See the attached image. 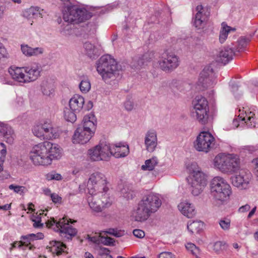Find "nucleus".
Segmentation results:
<instances>
[{
	"mask_svg": "<svg viewBox=\"0 0 258 258\" xmlns=\"http://www.w3.org/2000/svg\"><path fill=\"white\" fill-rule=\"evenodd\" d=\"M162 205L158 194L150 192L144 195L133 210L132 218L136 222H144L157 211Z\"/></svg>",
	"mask_w": 258,
	"mask_h": 258,
	"instance_id": "1",
	"label": "nucleus"
},
{
	"mask_svg": "<svg viewBox=\"0 0 258 258\" xmlns=\"http://www.w3.org/2000/svg\"><path fill=\"white\" fill-rule=\"evenodd\" d=\"M96 123V120L93 114L89 113L85 115L82 124L75 132L73 137V143L81 144L87 143L94 134Z\"/></svg>",
	"mask_w": 258,
	"mask_h": 258,
	"instance_id": "2",
	"label": "nucleus"
},
{
	"mask_svg": "<svg viewBox=\"0 0 258 258\" xmlns=\"http://www.w3.org/2000/svg\"><path fill=\"white\" fill-rule=\"evenodd\" d=\"M211 194L217 204L222 205L229 199L232 194L230 184L220 176L215 177L210 183Z\"/></svg>",
	"mask_w": 258,
	"mask_h": 258,
	"instance_id": "3",
	"label": "nucleus"
},
{
	"mask_svg": "<svg viewBox=\"0 0 258 258\" xmlns=\"http://www.w3.org/2000/svg\"><path fill=\"white\" fill-rule=\"evenodd\" d=\"M96 69L102 80L106 83L109 84L112 80L115 79L117 62L110 55H103L96 62Z\"/></svg>",
	"mask_w": 258,
	"mask_h": 258,
	"instance_id": "4",
	"label": "nucleus"
},
{
	"mask_svg": "<svg viewBox=\"0 0 258 258\" xmlns=\"http://www.w3.org/2000/svg\"><path fill=\"white\" fill-rule=\"evenodd\" d=\"M214 166L223 173L233 174L240 169V159L234 154H219L214 159Z\"/></svg>",
	"mask_w": 258,
	"mask_h": 258,
	"instance_id": "5",
	"label": "nucleus"
},
{
	"mask_svg": "<svg viewBox=\"0 0 258 258\" xmlns=\"http://www.w3.org/2000/svg\"><path fill=\"white\" fill-rule=\"evenodd\" d=\"M91 13L84 8H79L76 6H69L63 11V19L65 22L79 24L90 19Z\"/></svg>",
	"mask_w": 258,
	"mask_h": 258,
	"instance_id": "6",
	"label": "nucleus"
},
{
	"mask_svg": "<svg viewBox=\"0 0 258 258\" xmlns=\"http://www.w3.org/2000/svg\"><path fill=\"white\" fill-rule=\"evenodd\" d=\"M75 222V221H73V222ZM70 222L73 223L72 220H69L64 217L60 219L58 221H56L53 218L47 222V225L55 231L59 232L61 236H63L70 241L77 235L78 232L77 230L69 224Z\"/></svg>",
	"mask_w": 258,
	"mask_h": 258,
	"instance_id": "7",
	"label": "nucleus"
},
{
	"mask_svg": "<svg viewBox=\"0 0 258 258\" xmlns=\"http://www.w3.org/2000/svg\"><path fill=\"white\" fill-rule=\"evenodd\" d=\"M47 142L35 145L31 149L30 158L36 165H48L50 164V160L48 156Z\"/></svg>",
	"mask_w": 258,
	"mask_h": 258,
	"instance_id": "8",
	"label": "nucleus"
},
{
	"mask_svg": "<svg viewBox=\"0 0 258 258\" xmlns=\"http://www.w3.org/2000/svg\"><path fill=\"white\" fill-rule=\"evenodd\" d=\"M187 180L189 189L194 196L201 194L207 182L205 174L200 170L194 171Z\"/></svg>",
	"mask_w": 258,
	"mask_h": 258,
	"instance_id": "9",
	"label": "nucleus"
},
{
	"mask_svg": "<svg viewBox=\"0 0 258 258\" xmlns=\"http://www.w3.org/2000/svg\"><path fill=\"white\" fill-rule=\"evenodd\" d=\"M192 105L193 115L200 123L205 124L209 118V106L207 99L202 96H197L192 101Z\"/></svg>",
	"mask_w": 258,
	"mask_h": 258,
	"instance_id": "10",
	"label": "nucleus"
},
{
	"mask_svg": "<svg viewBox=\"0 0 258 258\" xmlns=\"http://www.w3.org/2000/svg\"><path fill=\"white\" fill-rule=\"evenodd\" d=\"M106 178L105 175L99 172L92 173L88 180L87 188L89 194L94 192H100L101 190L107 191L108 188L106 186Z\"/></svg>",
	"mask_w": 258,
	"mask_h": 258,
	"instance_id": "11",
	"label": "nucleus"
},
{
	"mask_svg": "<svg viewBox=\"0 0 258 258\" xmlns=\"http://www.w3.org/2000/svg\"><path fill=\"white\" fill-rule=\"evenodd\" d=\"M158 63L159 68L164 72H171L178 67L179 58L174 53L166 51L161 54Z\"/></svg>",
	"mask_w": 258,
	"mask_h": 258,
	"instance_id": "12",
	"label": "nucleus"
},
{
	"mask_svg": "<svg viewBox=\"0 0 258 258\" xmlns=\"http://www.w3.org/2000/svg\"><path fill=\"white\" fill-rule=\"evenodd\" d=\"M113 149L109 144L101 143L93 149H90L88 153L93 161L108 160L112 153Z\"/></svg>",
	"mask_w": 258,
	"mask_h": 258,
	"instance_id": "13",
	"label": "nucleus"
},
{
	"mask_svg": "<svg viewBox=\"0 0 258 258\" xmlns=\"http://www.w3.org/2000/svg\"><path fill=\"white\" fill-rule=\"evenodd\" d=\"M215 138L208 132H201L197 137L194 142V147L199 152L208 153L214 145Z\"/></svg>",
	"mask_w": 258,
	"mask_h": 258,
	"instance_id": "14",
	"label": "nucleus"
},
{
	"mask_svg": "<svg viewBox=\"0 0 258 258\" xmlns=\"http://www.w3.org/2000/svg\"><path fill=\"white\" fill-rule=\"evenodd\" d=\"M251 174L248 171L241 170L238 174L231 177L233 186L240 189H245L248 187Z\"/></svg>",
	"mask_w": 258,
	"mask_h": 258,
	"instance_id": "15",
	"label": "nucleus"
},
{
	"mask_svg": "<svg viewBox=\"0 0 258 258\" xmlns=\"http://www.w3.org/2000/svg\"><path fill=\"white\" fill-rule=\"evenodd\" d=\"M213 72L210 67H206L201 72L197 83L200 89H205L212 87L215 84L213 80Z\"/></svg>",
	"mask_w": 258,
	"mask_h": 258,
	"instance_id": "16",
	"label": "nucleus"
},
{
	"mask_svg": "<svg viewBox=\"0 0 258 258\" xmlns=\"http://www.w3.org/2000/svg\"><path fill=\"white\" fill-rule=\"evenodd\" d=\"M154 53L153 51H148L143 55H138L133 57L131 62V67L133 68L140 69L147 63L151 60L154 57Z\"/></svg>",
	"mask_w": 258,
	"mask_h": 258,
	"instance_id": "17",
	"label": "nucleus"
},
{
	"mask_svg": "<svg viewBox=\"0 0 258 258\" xmlns=\"http://www.w3.org/2000/svg\"><path fill=\"white\" fill-rule=\"evenodd\" d=\"M42 68L40 64L36 63L31 66L24 67V72L26 74V79L27 83L36 80L40 76Z\"/></svg>",
	"mask_w": 258,
	"mask_h": 258,
	"instance_id": "18",
	"label": "nucleus"
},
{
	"mask_svg": "<svg viewBox=\"0 0 258 258\" xmlns=\"http://www.w3.org/2000/svg\"><path fill=\"white\" fill-rule=\"evenodd\" d=\"M145 145L149 152H153L156 149L157 146V137L156 132L154 130H149L146 134Z\"/></svg>",
	"mask_w": 258,
	"mask_h": 258,
	"instance_id": "19",
	"label": "nucleus"
},
{
	"mask_svg": "<svg viewBox=\"0 0 258 258\" xmlns=\"http://www.w3.org/2000/svg\"><path fill=\"white\" fill-rule=\"evenodd\" d=\"M44 237L42 233L35 234H29L26 235H22L20 238V242L22 246L28 247L30 250H33L35 248L33 242L34 241L43 239Z\"/></svg>",
	"mask_w": 258,
	"mask_h": 258,
	"instance_id": "20",
	"label": "nucleus"
},
{
	"mask_svg": "<svg viewBox=\"0 0 258 258\" xmlns=\"http://www.w3.org/2000/svg\"><path fill=\"white\" fill-rule=\"evenodd\" d=\"M234 54V50L231 48L229 47H223L220 49L217 54L216 58V61L226 64L233 59Z\"/></svg>",
	"mask_w": 258,
	"mask_h": 258,
	"instance_id": "21",
	"label": "nucleus"
},
{
	"mask_svg": "<svg viewBox=\"0 0 258 258\" xmlns=\"http://www.w3.org/2000/svg\"><path fill=\"white\" fill-rule=\"evenodd\" d=\"M100 198V193L96 192L94 194H90L88 197L89 207L94 212H101L103 210V204H101Z\"/></svg>",
	"mask_w": 258,
	"mask_h": 258,
	"instance_id": "22",
	"label": "nucleus"
},
{
	"mask_svg": "<svg viewBox=\"0 0 258 258\" xmlns=\"http://www.w3.org/2000/svg\"><path fill=\"white\" fill-rule=\"evenodd\" d=\"M0 135L3 136L6 142L10 144H13L15 135L12 127L8 124L0 122Z\"/></svg>",
	"mask_w": 258,
	"mask_h": 258,
	"instance_id": "23",
	"label": "nucleus"
},
{
	"mask_svg": "<svg viewBox=\"0 0 258 258\" xmlns=\"http://www.w3.org/2000/svg\"><path fill=\"white\" fill-rule=\"evenodd\" d=\"M8 72L15 81L20 83H27L24 68L11 67L9 69Z\"/></svg>",
	"mask_w": 258,
	"mask_h": 258,
	"instance_id": "24",
	"label": "nucleus"
},
{
	"mask_svg": "<svg viewBox=\"0 0 258 258\" xmlns=\"http://www.w3.org/2000/svg\"><path fill=\"white\" fill-rule=\"evenodd\" d=\"M46 145L49 147L47 148L48 156L50 160V164H51L53 160L59 159L61 157L62 149L57 144H52L49 142H47Z\"/></svg>",
	"mask_w": 258,
	"mask_h": 258,
	"instance_id": "25",
	"label": "nucleus"
},
{
	"mask_svg": "<svg viewBox=\"0 0 258 258\" xmlns=\"http://www.w3.org/2000/svg\"><path fill=\"white\" fill-rule=\"evenodd\" d=\"M178 208L183 215L188 218L193 217L196 214L194 206L186 201L181 202L178 205Z\"/></svg>",
	"mask_w": 258,
	"mask_h": 258,
	"instance_id": "26",
	"label": "nucleus"
},
{
	"mask_svg": "<svg viewBox=\"0 0 258 258\" xmlns=\"http://www.w3.org/2000/svg\"><path fill=\"white\" fill-rule=\"evenodd\" d=\"M113 149L111 155L116 158L124 157L129 153L128 146L123 145L121 143H118L111 146Z\"/></svg>",
	"mask_w": 258,
	"mask_h": 258,
	"instance_id": "27",
	"label": "nucleus"
},
{
	"mask_svg": "<svg viewBox=\"0 0 258 258\" xmlns=\"http://www.w3.org/2000/svg\"><path fill=\"white\" fill-rule=\"evenodd\" d=\"M84 102V98L82 96L75 94L70 100L69 107L74 111L79 112L82 109Z\"/></svg>",
	"mask_w": 258,
	"mask_h": 258,
	"instance_id": "28",
	"label": "nucleus"
},
{
	"mask_svg": "<svg viewBox=\"0 0 258 258\" xmlns=\"http://www.w3.org/2000/svg\"><path fill=\"white\" fill-rule=\"evenodd\" d=\"M39 125L45 133L46 139L51 140L58 137L57 130L53 127L50 121H45L43 124Z\"/></svg>",
	"mask_w": 258,
	"mask_h": 258,
	"instance_id": "29",
	"label": "nucleus"
},
{
	"mask_svg": "<svg viewBox=\"0 0 258 258\" xmlns=\"http://www.w3.org/2000/svg\"><path fill=\"white\" fill-rule=\"evenodd\" d=\"M245 116L239 115V118L242 121H244L247 126L249 127H255L257 123V119L255 118V114L253 111L250 110L249 109L245 108L244 110Z\"/></svg>",
	"mask_w": 258,
	"mask_h": 258,
	"instance_id": "30",
	"label": "nucleus"
},
{
	"mask_svg": "<svg viewBox=\"0 0 258 258\" xmlns=\"http://www.w3.org/2000/svg\"><path fill=\"white\" fill-rule=\"evenodd\" d=\"M21 49L23 54L28 57L37 56L44 52V49L42 47L32 48L24 44L21 45Z\"/></svg>",
	"mask_w": 258,
	"mask_h": 258,
	"instance_id": "31",
	"label": "nucleus"
},
{
	"mask_svg": "<svg viewBox=\"0 0 258 258\" xmlns=\"http://www.w3.org/2000/svg\"><path fill=\"white\" fill-rule=\"evenodd\" d=\"M44 11L37 7H31L29 9L25 10L23 13L24 17L30 19L37 17H42L44 15Z\"/></svg>",
	"mask_w": 258,
	"mask_h": 258,
	"instance_id": "32",
	"label": "nucleus"
},
{
	"mask_svg": "<svg viewBox=\"0 0 258 258\" xmlns=\"http://www.w3.org/2000/svg\"><path fill=\"white\" fill-rule=\"evenodd\" d=\"M47 249L53 254L58 255L65 251L66 245L60 241L54 240L49 242V245L47 247Z\"/></svg>",
	"mask_w": 258,
	"mask_h": 258,
	"instance_id": "33",
	"label": "nucleus"
},
{
	"mask_svg": "<svg viewBox=\"0 0 258 258\" xmlns=\"http://www.w3.org/2000/svg\"><path fill=\"white\" fill-rule=\"evenodd\" d=\"M203 7L202 5H198L196 7L198 12L195 17L194 25L198 29L203 28L205 24L206 16L203 14Z\"/></svg>",
	"mask_w": 258,
	"mask_h": 258,
	"instance_id": "34",
	"label": "nucleus"
},
{
	"mask_svg": "<svg viewBox=\"0 0 258 258\" xmlns=\"http://www.w3.org/2000/svg\"><path fill=\"white\" fill-rule=\"evenodd\" d=\"M84 47L86 55L91 59H96L100 55L98 48L89 42H85Z\"/></svg>",
	"mask_w": 258,
	"mask_h": 258,
	"instance_id": "35",
	"label": "nucleus"
},
{
	"mask_svg": "<svg viewBox=\"0 0 258 258\" xmlns=\"http://www.w3.org/2000/svg\"><path fill=\"white\" fill-rule=\"evenodd\" d=\"M171 87L174 92L184 93L187 90L189 89L190 85L185 82L178 80H173L171 83Z\"/></svg>",
	"mask_w": 258,
	"mask_h": 258,
	"instance_id": "36",
	"label": "nucleus"
},
{
	"mask_svg": "<svg viewBox=\"0 0 258 258\" xmlns=\"http://www.w3.org/2000/svg\"><path fill=\"white\" fill-rule=\"evenodd\" d=\"M203 223L201 221H195L192 222H188L187 228L191 233L199 232L203 227Z\"/></svg>",
	"mask_w": 258,
	"mask_h": 258,
	"instance_id": "37",
	"label": "nucleus"
},
{
	"mask_svg": "<svg viewBox=\"0 0 258 258\" xmlns=\"http://www.w3.org/2000/svg\"><path fill=\"white\" fill-rule=\"evenodd\" d=\"M231 30V27L227 26L224 22L222 23V28L219 34V41L221 43L225 41Z\"/></svg>",
	"mask_w": 258,
	"mask_h": 258,
	"instance_id": "38",
	"label": "nucleus"
},
{
	"mask_svg": "<svg viewBox=\"0 0 258 258\" xmlns=\"http://www.w3.org/2000/svg\"><path fill=\"white\" fill-rule=\"evenodd\" d=\"M158 160L156 157H154L150 159L147 160L145 164L143 165L141 168L143 170H152L155 166L157 165Z\"/></svg>",
	"mask_w": 258,
	"mask_h": 258,
	"instance_id": "39",
	"label": "nucleus"
},
{
	"mask_svg": "<svg viewBox=\"0 0 258 258\" xmlns=\"http://www.w3.org/2000/svg\"><path fill=\"white\" fill-rule=\"evenodd\" d=\"M78 111H74L70 108L66 107L63 110L64 117L65 119L71 122H74L76 120Z\"/></svg>",
	"mask_w": 258,
	"mask_h": 258,
	"instance_id": "40",
	"label": "nucleus"
},
{
	"mask_svg": "<svg viewBox=\"0 0 258 258\" xmlns=\"http://www.w3.org/2000/svg\"><path fill=\"white\" fill-rule=\"evenodd\" d=\"M107 191H103L101 190L100 191V201L101 204H103V209L105 207L110 206L112 204V200L109 195L107 194Z\"/></svg>",
	"mask_w": 258,
	"mask_h": 258,
	"instance_id": "41",
	"label": "nucleus"
},
{
	"mask_svg": "<svg viewBox=\"0 0 258 258\" xmlns=\"http://www.w3.org/2000/svg\"><path fill=\"white\" fill-rule=\"evenodd\" d=\"M80 91L83 93H87L91 89V83L87 77H84L79 84Z\"/></svg>",
	"mask_w": 258,
	"mask_h": 258,
	"instance_id": "42",
	"label": "nucleus"
},
{
	"mask_svg": "<svg viewBox=\"0 0 258 258\" xmlns=\"http://www.w3.org/2000/svg\"><path fill=\"white\" fill-rule=\"evenodd\" d=\"M102 232L116 237H120L125 235V231L124 230H118L116 228H108L106 230L102 231Z\"/></svg>",
	"mask_w": 258,
	"mask_h": 258,
	"instance_id": "43",
	"label": "nucleus"
},
{
	"mask_svg": "<svg viewBox=\"0 0 258 258\" xmlns=\"http://www.w3.org/2000/svg\"><path fill=\"white\" fill-rule=\"evenodd\" d=\"M41 214H38L36 213L32 215L31 220L33 222V226L35 228H41L43 227V224L41 223Z\"/></svg>",
	"mask_w": 258,
	"mask_h": 258,
	"instance_id": "44",
	"label": "nucleus"
},
{
	"mask_svg": "<svg viewBox=\"0 0 258 258\" xmlns=\"http://www.w3.org/2000/svg\"><path fill=\"white\" fill-rule=\"evenodd\" d=\"M122 196L126 200L133 199L135 197V192L128 187H124L121 190Z\"/></svg>",
	"mask_w": 258,
	"mask_h": 258,
	"instance_id": "45",
	"label": "nucleus"
},
{
	"mask_svg": "<svg viewBox=\"0 0 258 258\" xmlns=\"http://www.w3.org/2000/svg\"><path fill=\"white\" fill-rule=\"evenodd\" d=\"M250 39L245 37H241L237 41V51H241L244 49L247 45Z\"/></svg>",
	"mask_w": 258,
	"mask_h": 258,
	"instance_id": "46",
	"label": "nucleus"
},
{
	"mask_svg": "<svg viewBox=\"0 0 258 258\" xmlns=\"http://www.w3.org/2000/svg\"><path fill=\"white\" fill-rule=\"evenodd\" d=\"M33 134L37 137L42 139H46L45 134L39 125L35 126L33 128Z\"/></svg>",
	"mask_w": 258,
	"mask_h": 258,
	"instance_id": "47",
	"label": "nucleus"
},
{
	"mask_svg": "<svg viewBox=\"0 0 258 258\" xmlns=\"http://www.w3.org/2000/svg\"><path fill=\"white\" fill-rule=\"evenodd\" d=\"M219 224L223 230L228 231L230 228L231 221L227 218H223L219 220Z\"/></svg>",
	"mask_w": 258,
	"mask_h": 258,
	"instance_id": "48",
	"label": "nucleus"
},
{
	"mask_svg": "<svg viewBox=\"0 0 258 258\" xmlns=\"http://www.w3.org/2000/svg\"><path fill=\"white\" fill-rule=\"evenodd\" d=\"M227 245L226 243L220 241L215 242L213 245V250L217 253L225 249Z\"/></svg>",
	"mask_w": 258,
	"mask_h": 258,
	"instance_id": "49",
	"label": "nucleus"
},
{
	"mask_svg": "<svg viewBox=\"0 0 258 258\" xmlns=\"http://www.w3.org/2000/svg\"><path fill=\"white\" fill-rule=\"evenodd\" d=\"M101 243L107 246H114L115 240L108 236H101Z\"/></svg>",
	"mask_w": 258,
	"mask_h": 258,
	"instance_id": "50",
	"label": "nucleus"
},
{
	"mask_svg": "<svg viewBox=\"0 0 258 258\" xmlns=\"http://www.w3.org/2000/svg\"><path fill=\"white\" fill-rule=\"evenodd\" d=\"M230 86L231 87V91L233 92L235 97L236 98H239L241 95V93L240 92H238L236 93V92H237L238 90L239 87L237 84L234 81H230Z\"/></svg>",
	"mask_w": 258,
	"mask_h": 258,
	"instance_id": "51",
	"label": "nucleus"
},
{
	"mask_svg": "<svg viewBox=\"0 0 258 258\" xmlns=\"http://www.w3.org/2000/svg\"><path fill=\"white\" fill-rule=\"evenodd\" d=\"M185 247L193 255H197L200 253V249L193 243H188L185 245Z\"/></svg>",
	"mask_w": 258,
	"mask_h": 258,
	"instance_id": "52",
	"label": "nucleus"
},
{
	"mask_svg": "<svg viewBox=\"0 0 258 258\" xmlns=\"http://www.w3.org/2000/svg\"><path fill=\"white\" fill-rule=\"evenodd\" d=\"M46 178L48 180H60L62 179L61 175L60 174L55 172H51L47 174L46 175Z\"/></svg>",
	"mask_w": 258,
	"mask_h": 258,
	"instance_id": "53",
	"label": "nucleus"
},
{
	"mask_svg": "<svg viewBox=\"0 0 258 258\" xmlns=\"http://www.w3.org/2000/svg\"><path fill=\"white\" fill-rule=\"evenodd\" d=\"M8 53L4 45L0 42V60L7 58Z\"/></svg>",
	"mask_w": 258,
	"mask_h": 258,
	"instance_id": "54",
	"label": "nucleus"
},
{
	"mask_svg": "<svg viewBox=\"0 0 258 258\" xmlns=\"http://www.w3.org/2000/svg\"><path fill=\"white\" fill-rule=\"evenodd\" d=\"M159 258H175V255L170 252L164 251L160 253Z\"/></svg>",
	"mask_w": 258,
	"mask_h": 258,
	"instance_id": "55",
	"label": "nucleus"
},
{
	"mask_svg": "<svg viewBox=\"0 0 258 258\" xmlns=\"http://www.w3.org/2000/svg\"><path fill=\"white\" fill-rule=\"evenodd\" d=\"M133 233L135 237L139 238H142L145 235L144 231L141 229H135Z\"/></svg>",
	"mask_w": 258,
	"mask_h": 258,
	"instance_id": "56",
	"label": "nucleus"
},
{
	"mask_svg": "<svg viewBox=\"0 0 258 258\" xmlns=\"http://www.w3.org/2000/svg\"><path fill=\"white\" fill-rule=\"evenodd\" d=\"M134 107V103L132 101L128 100L124 102V107L127 111H131Z\"/></svg>",
	"mask_w": 258,
	"mask_h": 258,
	"instance_id": "57",
	"label": "nucleus"
},
{
	"mask_svg": "<svg viewBox=\"0 0 258 258\" xmlns=\"http://www.w3.org/2000/svg\"><path fill=\"white\" fill-rule=\"evenodd\" d=\"M101 237V235H99L98 236H93V237L88 236V239L90 241H91L94 243L99 244L101 243V241H100Z\"/></svg>",
	"mask_w": 258,
	"mask_h": 258,
	"instance_id": "58",
	"label": "nucleus"
},
{
	"mask_svg": "<svg viewBox=\"0 0 258 258\" xmlns=\"http://www.w3.org/2000/svg\"><path fill=\"white\" fill-rule=\"evenodd\" d=\"M50 197L52 202L54 203H59L61 201V198L59 197L57 194H50Z\"/></svg>",
	"mask_w": 258,
	"mask_h": 258,
	"instance_id": "59",
	"label": "nucleus"
},
{
	"mask_svg": "<svg viewBox=\"0 0 258 258\" xmlns=\"http://www.w3.org/2000/svg\"><path fill=\"white\" fill-rule=\"evenodd\" d=\"M47 89L45 88L44 86H42V91L43 94L49 96L50 94H52L53 92V90L52 89H50L49 85L48 86H46Z\"/></svg>",
	"mask_w": 258,
	"mask_h": 258,
	"instance_id": "60",
	"label": "nucleus"
},
{
	"mask_svg": "<svg viewBox=\"0 0 258 258\" xmlns=\"http://www.w3.org/2000/svg\"><path fill=\"white\" fill-rule=\"evenodd\" d=\"M9 188L10 189H13L14 191L16 193H19L20 192L22 188H24V187L22 186H19V185H15L14 184H11L9 185Z\"/></svg>",
	"mask_w": 258,
	"mask_h": 258,
	"instance_id": "61",
	"label": "nucleus"
},
{
	"mask_svg": "<svg viewBox=\"0 0 258 258\" xmlns=\"http://www.w3.org/2000/svg\"><path fill=\"white\" fill-rule=\"evenodd\" d=\"M252 163L255 165L254 174L256 176V180L258 181V158L253 159Z\"/></svg>",
	"mask_w": 258,
	"mask_h": 258,
	"instance_id": "62",
	"label": "nucleus"
},
{
	"mask_svg": "<svg viewBox=\"0 0 258 258\" xmlns=\"http://www.w3.org/2000/svg\"><path fill=\"white\" fill-rule=\"evenodd\" d=\"M250 207L249 205L246 204L245 205L241 206L239 209V211L241 212H245L250 210Z\"/></svg>",
	"mask_w": 258,
	"mask_h": 258,
	"instance_id": "63",
	"label": "nucleus"
},
{
	"mask_svg": "<svg viewBox=\"0 0 258 258\" xmlns=\"http://www.w3.org/2000/svg\"><path fill=\"white\" fill-rule=\"evenodd\" d=\"M7 153L6 148H3L1 151V156L0 157V161L4 162L5 159V156Z\"/></svg>",
	"mask_w": 258,
	"mask_h": 258,
	"instance_id": "64",
	"label": "nucleus"
}]
</instances>
